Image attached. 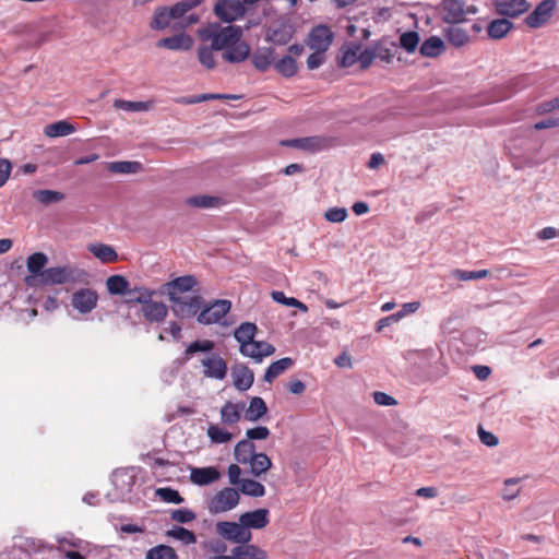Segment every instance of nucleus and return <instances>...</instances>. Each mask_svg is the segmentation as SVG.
I'll return each instance as SVG.
<instances>
[{
    "mask_svg": "<svg viewBox=\"0 0 559 559\" xmlns=\"http://www.w3.org/2000/svg\"><path fill=\"white\" fill-rule=\"evenodd\" d=\"M241 37L242 29L236 25L209 28L202 34L203 39L211 40L212 48L223 51V59L229 63L242 62L250 55V47Z\"/></svg>",
    "mask_w": 559,
    "mask_h": 559,
    "instance_id": "obj_1",
    "label": "nucleus"
},
{
    "mask_svg": "<svg viewBox=\"0 0 559 559\" xmlns=\"http://www.w3.org/2000/svg\"><path fill=\"white\" fill-rule=\"evenodd\" d=\"M215 343L211 340H198L189 344L185 350L186 358L189 359L198 352L210 353L201 359L203 374L206 378L224 380L227 376L228 367L226 360L218 354L212 353Z\"/></svg>",
    "mask_w": 559,
    "mask_h": 559,
    "instance_id": "obj_2",
    "label": "nucleus"
},
{
    "mask_svg": "<svg viewBox=\"0 0 559 559\" xmlns=\"http://www.w3.org/2000/svg\"><path fill=\"white\" fill-rule=\"evenodd\" d=\"M88 273L73 265L52 266L41 273V281L45 285H61L66 283L85 284Z\"/></svg>",
    "mask_w": 559,
    "mask_h": 559,
    "instance_id": "obj_3",
    "label": "nucleus"
},
{
    "mask_svg": "<svg viewBox=\"0 0 559 559\" xmlns=\"http://www.w3.org/2000/svg\"><path fill=\"white\" fill-rule=\"evenodd\" d=\"M216 531L223 538L236 544H247L252 538L251 532L246 530L240 521L238 523L228 521L218 522L216 524Z\"/></svg>",
    "mask_w": 559,
    "mask_h": 559,
    "instance_id": "obj_4",
    "label": "nucleus"
},
{
    "mask_svg": "<svg viewBox=\"0 0 559 559\" xmlns=\"http://www.w3.org/2000/svg\"><path fill=\"white\" fill-rule=\"evenodd\" d=\"M239 502V493L236 489L226 487L219 490L210 501L209 509L212 513H222L234 509Z\"/></svg>",
    "mask_w": 559,
    "mask_h": 559,
    "instance_id": "obj_5",
    "label": "nucleus"
},
{
    "mask_svg": "<svg viewBox=\"0 0 559 559\" xmlns=\"http://www.w3.org/2000/svg\"><path fill=\"white\" fill-rule=\"evenodd\" d=\"M231 302L226 299H218L206 306L198 316L201 324H213L219 322L230 310Z\"/></svg>",
    "mask_w": 559,
    "mask_h": 559,
    "instance_id": "obj_6",
    "label": "nucleus"
},
{
    "mask_svg": "<svg viewBox=\"0 0 559 559\" xmlns=\"http://www.w3.org/2000/svg\"><path fill=\"white\" fill-rule=\"evenodd\" d=\"M199 21L198 15L190 14L188 15V19L185 21L176 22L175 19L171 16V13L167 8H163L156 11L154 19L151 23L152 28L155 29H164L166 27H173V28H186L189 25H192Z\"/></svg>",
    "mask_w": 559,
    "mask_h": 559,
    "instance_id": "obj_7",
    "label": "nucleus"
},
{
    "mask_svg": "<svg viewBox=\"0 0 559 559\" xmlns=\"http://www.w3.org/2000/svg\"><path fill=\"white\" fill-rule=\"evenodd\" d=\"M97 302L98 294L92 288H80L71 297L72 307L82 314L92 312L97 307Z\"/></svg>",
    "mask_w": 559,
    "mask_h": 559,
    "instance_id": "obj_8",
    "label": "nucleus"
},
{
    "mask_svg": "<svg viewBox=\"0 0 559 559\" xmlns=\"http://www.w3.org/2000/svg\"><path fill=\"white\" fill-rule=\"evenodd\" d=\"M198 285V280L193 275H183L174 278L165 284L166 293L170 301H177L186 293L191 292Z\"/></svg>",
    "mask_w": 559,
    "mask_h": 559,
    "instance_id": "obj_9",
    "label": "nucleus"
},
{
    "mask_svg": "<svg viewBox=\"0 0 559 559\" xmlns=\"http://www.w3.org/2000/svg\"><path fill=\"white\" fill-rule=\"evenodd\" d=\"M202 301L203 299L200 295H192L180 297L177 301L170 302L173 304V311L177 317L191 318L199 312Z\"/></svg>",
    "mask_w": 559,
    "mask_h": 559,
    "instance_id": "obj_10",
    "label": "nucleus"
},
{
    "mask_svg": "<svg viewBox=\"0 0 559 559\" xmlns=\"http://www.w3.org/2000/svg\"><path fill=\"white\" fill-rule=\"evenodd\" d=\"M333 33L325 25H318L309 33L307 45L312 50L326 51L332 44Z\"/></svg>",
    "mask_w": 559,
    "mask_h": 559,
    "instance_id": "obj_11",
    "label": "nucleus"
},
{
    "mask_svg": "<svg viewBox=\"0 0 559 559\" xmlns=\"http://www.w3.org/2000/svg\"><path fill=\"white\" fill-rule=\"evenodd\" d=\"M239 352L241 355L246 357H250L255 361L260 362L264 357L271 356L275 352V347L263 341H250L249 343H245L239 346Z\"/></svg>",
    "mask_w": 559,
    "mask_h": 559,
    "instance_id": "obj_12",
    "label": "nucleus"
},
{
    "mask_svg": "<svg viewBox=\"0 0 559 559\" xmlns=\"http://www.w3.org/2000/svg\"><path fill=\"white\" fill-rule=\"evenodd\" d=\"M555 8L556 2L554 0L542 1L535 10L526 16V25L533 28L543 26L549 21Z\"/></svg>",
    "mask_w": 559,
    "mask_h": 559,
    "instance_id": "obj_13",
    "label": "nucleus"
},
{
    "mask_svg": "<svg viewBox=\"0 0 559 559\" xmlns=\"http://www.w3.org/2000/svg\"><path fill=\"white\" fill-rule=\"evenodd\" d=\"M239 521L245 525L246 530H261L264 528L269 523V510L257 509L254 511L242 513L239 516Z\"/></svg>",
    "mask_w": 559,
    "mask_h": 559,
    "instance_id": "obj_14",
    "label": "nucleus"
},
{
    "mask_svg": "<svg viewBox=\"0 0 559 559\" xmlns=\"http://www.w3.org/2000/svg\"><path fill=\"white\" fill-rule=\"evenodd\" d=\"M443 19L451 24H459L465 21L466 11L462 0H445L442 5Z\"/></svg>",
    "mask_w": 559,
    "mask_h": 559,
    "instance_id": "obj_15",
    "label": "nucleus"
},
{
    "mask_svg": "<svg viewBox=\"0 0 559 559\" xmlns=\"http://www.w3.org/2000/svg\"><path fill=\"white\" fill-rule=\"evenodd\" d=\"M233 384L239 391H247L253 383V371L243 364H237L231 368Z\"/></svg>",
    "mask_w": 559,
    "mask_h": 559,
    "instance_id": "obj_16",
    "label": "nucleus"
},
{
    "mask_svg": "<svg viewBox=\"0 0 559 559\" xmlns=\"http://www.w3.org/2000/svg\"><path fill=\"white\" fill-rule=\"evenodd\" d=\"M221 478L219 471L214 466L193 467L190 473V480L198 486H206Z\"/></svg>",
    "mask_w": 559,
    "mask_h": 559,
    "instance_id": "obj_17",
    "label": "nucleus"
},
{
    "mask_svg": "<svg viewBox=\"0 0 559 559\" xmlns=\"http://www.w3.org/2000/svg\"><path fill=\"white\" fill-rule=\"evenodd\" d=\"M295 28L289 23H280L270 27L266 39L275 45H286L294 36Z\"/></svg>",
    "mask_w": 559,
    "mask_h": 559,
    "instance_id": "obj_18",
    "label": "nucleus"
},
{
    "mask_svg": "<svg viewBox=\"0 0 559 559\" xmlns=\"http://www.w3.org/2000/svg\"><path fill=\"white\" fill-rule=\"evenodd\" d=\"M145 320L150 322H163L168 313L167 306L160 301H153L152 298L142 307Z\"/></svg>",
    "mask_w": 559,
    "mask_h": 559,
    "instance_id": "obj_19",
    "label": "nucleus"
},
{
    "mask_svg": "<svg viewBox=\"0 0 559 559\" xmlns=\"http://www.w3.org/2000/svg\"><path fill=\"white\" fill-rule=\"evenodd\" d=\"M192 46V37L183 33L163 38L157 43V47L169 50H189Z\"/></svg>",
    "mask_w": 559,
    "mask_h": 559,
    "instance_id": "obj_20",
    "label": "nucleus"
},
{
    "mask_svg": "<svg viewBox=\"0 0 559 559\" xmlns=\"http://www.w3.org/2000/svg\"><path fill=\"white\" fill-rule=\"evenodd\" d=\"M275 50L270 47L257 49L251 57L252 64L258 71L265 72L274 63Z\"/></svg>",
    "mask_w": 559,
    "mask_h": 559,
    "instance_id": "obj_21",
    "label": "nucleus"
},
{
    "mask_svg": "<svg viewBox=\"0 0 559 559\" xmlns=\"http://www.w3.org/2000/svg\"><path fill=\"white\" fill-rule=\"evenodd\" d=\"M231 552L237 556L238 559H267L269 554L263 548L253 544H242L233 548Z\"/></svg>",
    "mask_w": 559,
    "mask_h": 559,
    "instance_id": "obj_22",
    "label": "nucleus"
},
{
    "mask_svg": "<svg viewBox=\"0 0 559 559\" xmlns=\"http://www.w3.org/2000/svg\"><path fill=\"white\" fill-rule=\"evenodd\" d=\"M280 144L282 146L295 147L308 152H316L321 148V140L318 136L282 140Z\"/></svg>",
    "mask_w": 559,
    "mask_h": 559,
    "instance_id": "obj_23",
    "label": "nucleus"
},
{
    "mask_svg": "<svg viewBox=\"0 0 559 559\" xmlns=\"http://www.w3.org/2000/svg\"><path fill=\"white\" fill-rule=\"evenodd\" d=\"M88 251L97 258L102 263H115L118 261V253L116 250L105 243H92L88 246Z\"/></svg>",
    "mask_w": 559,
    "mask_h": 559,
    "instance_id": "obj_24",
    "label": "nucleus"
},
{
    "mask_svg": "<svg viewBox=\"0 0 559 559\" xmlns=\"http://www.w3.org/2000/svg\"><path fill=\"white\" fill-rule=\"evenodd\" d=\"M207 436L213 443H225L236 436V427H233V430H229L224 425L212 424L207 428Z\"/></svg>",
    "mask_w": 559,
    "mask_h": 559,
    "instance_id": "obj_25",
    "label": "nucleus"
},
{
    "mask_svg": "<svg viewBox=\"0 0 559 559\" xmlns=\"http://www.w3.org/2000/svg\"><path fill=\"white\" fill-rule=\"evenodd\" d=\"M495 4L501 15L516 16L524 12V0H496Z\"/></svg>",
    "mask_w": 559,
    "mask_h": 559,
    "instance_id": "obj_26",
    "label": "nucleus"
},
{
    "mask_svg": "<svg viewBox=\"0 0 559 559\" xmlns=\"http://www.w3.org/2000/svg\"><path fill=\"white\" fill-rule=\"evenodd\" d=\"M74 131L75 127L67 120H59L44 128V134L48 138L67 136Z\"/></svg>",
    "mask_w": 559,
    "mask_h": 559,
    "instance_id": "obj_27",
    "label": "nucleus"
},
{
    "mask_svg": "<svg viewBox=\"0 0 559 559\" xmlns=\"http://www.w3.org/2000/svg\"><path fill=\"white\" fill-rule=\"evenodd\" d=\"M293 365L294 361L289 357H284L272 362L264 373V381L269 383L273 382L278 376L289 369Z\"/></svg>",
    "mask_w": 559,
    "mask_h": 559,
    "instance_id": "obj_28",
    "label": "nucleus"
},
{
    "mask_svg": "<svg viewBox=\"0 0 559 559\" xmlns=\"http://www.w3.org/2000/svg\"><path fill=\"white\" fill-rule=\"evenodd\" d=\"M254 444L249 440H241L235 447V459L237 462L241 464H246L249 462L252 456L257 453L254 452Z\"/></svg>",
    "mask_w": 559,
    "mask_h": 559,
    "instance_id": "obj_29",
    "label": "nucleus"
},
{
    "mask_svg": "<svg viewBox=\"0 0 559 559\" xmlns=\"http://www.w3.org/2000/svg\"><path fill=\"white\" fill-rule=\"evenodd\" d=\"M258 328L254 323L243 322L234 332V337L239 343V346L252 341L255 336Z\"/></svg>",
    "mask_w": 559,
    "mask_h": 559,
    "instance_id": "obj_30",
    "label": "nucleus"
},
{
    "mask_svg": "<svg viewBox=\"0 0 559 559\" xmlns=\"http://www.w3.org/2000/svg\"><path fill=\"white\" fill-rule=\"evenodd\" d=\"M512 23L507 19L493 20L487 27V33L490 38L500 39L508 34L511 29Z\"/></svg>",
    "mask_w": 559,
    "mask_h": 559,
    "instance_id": "obj_31",
    "label": "nucleus"
},
{
    "mask_svg": "<svg viewBox=\"0 0 559 559\" xmlns=\"http://www.w3.org/2000/svg\"><path fill=\"white\" fill-rule=\"evenodd\" d=\"M106 287L111 295H124L129 292V282L122 275H111L106 280Z\"/></svg>",
    "mask_w": 559,
    "mask_h": 559,
    "instance_id": "obj_32",
    "label": "nucleus"
},
{
    "mask_svg": "<svg viewBox=\"0 0 559 559\" xmlns=\"http://www.w3.org/2000/svg\"><path fill=\"white\" fill-rule=\"evenodd\" d=\"M445 37L450 44L455 47H462L469 40V36L466 31L456 24L451 25L445 33Z\"/></svg>",
    "mask_w": 559,
    "mask_h": 559,
    "instance_id": "obj_33",
    "label": "nucleus"
},
{
    "mask_svg": "<svg viewBox=\"0 0 559 559\" xmlns=\"http://www.w3.org/2000/svg\"><path fill=\"white\" fill-rule=\"evenodd\" d=\"M201 3V0H183L178 3H176L174 7H171L169 12L171 13V16L175 19L176 22L185 21L188 19L186 17V13H188L191 9L195 8Z\"/></svg>",
    "mask_w": 559,
    "mask_h": 559,
    "instance_id": "obj_34",
    "label": "nucleus"
},
{
    "mask_svg": "<svg viewBox=\"0 0 559 559\" xmlns=\"http://www.w3.org/2000/svg\"><path fill=\"white\" fill-rule=\"evenodd\" d=\"M48 262V258L43 252H36L31 254L26 260V266L31 274L40 275L45 271V266Z\"/></svg>",
    "mask_w": 559,
    "mask_h": 559,
    "instance_id": "obj_35",
    "label": "nucleus"
},
{
    "mask_svg": "<svg viewBox=\"0 0 559 559\" xmlns=\"http://www.w3.org/2000/svg\"><path fill=\"white\" fill-rule=\"evenodd\" d=\"M108 169L114 174H136L143 170V165L140 162H112Z\"/></svg>",
    "mask_w": 559,
    "mask_h": 559,
    "instance_id": "obj_36",
    "label": "nucleus"
},
{
    "mask_svg": "<svg viewBox=\"0 0 559 559\" xmlns=\"http://www.w3.org/2000/svg\"><path fill=\"white\" fill-rule=\"evenodd\" d=\"M240 96L233 95V94H201L190 97H181L177 99V103L179 104H198L205 100H212V99H239Z\"/></svg>",
    "mask_w": 559,
    "mask_h": 559,
    "instance_id": "obj_37",
    "label": "nucleus"
},
{
    "mask_svg": "<svg viewBox=\"0 0 559 559\" xmlns=\"http://www.w3.org/2000/svg\"><path fill=\"white\" fill-rule=\"evenodd\" d=\"M248 463L254 476H260L272 466L271 460L265 453H257Z\"/></svg>",
    "mask_w": 559,
    "mask_h": 559,
    "instance_id": "obj_38",
    "label": "nucleus"
},
{
    "mask_svg": "<svg viewBox=\"0 0 559 559\" xmlns=\"http://www.w3.org/2000/svg\"><path fill=\"white\" fill-rule=\"evenodd\" d=\"M275 70L285 78L294 76L297 71V62L292 56H285L274 63Z\"/></svg>",
    "mask_w": 559,
    "mask_h": 559,
    "instance_id": "obj_39",
    "label": "nucleus"
},
{
    "mask_svg": "<svg viewBox=\"0 0 559 559\" xmlns=\"http://www.w3.org/2000/svg\"><path fill=\"white\" fill-rule=\"evenodd\" d=\"M33 198L44 205H49L51 203L61 202L66 197L62 192L44 189L34 191Z\"/></svg>",
    "mask_w": 559,
    "mask_h": 559,
    "instance_id": "obj_40",
    "label": "nucleus"
},
{
    "mask_svg": "<svg viewBox=\"0 0 559 559\" xmlns=\"http://www.w3.org/2000/svg\"><path fill=\"white\" fill-rule=\"evenodd\" d=\"M443 49V41L436 36L427 38L420 46V53L425 57H437Z\"/></svg>",
    "mask_w": 559,
    "mask_h": 559,
    "instance_id": "obj_41",
    "label": "nucleus"
},
{
    "mask_svg": "<svg viewBox=\"0 0 559 559\" xmlns=\"http://www.w3.org/2000/svg\"><path fill=\"white\" fill-rule=\"evenodd\" d=\"M114 107L116 109H121L126 111H147L152 107V103L150 102H131L124 99H116L114 102Z\"/></svg>",
    "mask_w": 559,
    "mask_h": 559,
    "instance_id": "obj_42",
    "label": "nucleus"
},
{
    "mask_svg": "<svg viewBox=\"0 0 559 559\" xmlns=\"http://www.w3.org/2000/svg\"><path fill=\"white\" fill-rule=\"evenodd\" d=\"M240 490L242 493L251 497H263L265 495L264 486L253 479H241Z\"/></svg>",
    "mask_w": 559,
    "mask_h": 559,
    "instance_id": "obj_43",
    "label": "nucleus"
},
{
    "mask_svg": "<svg viewBox=\"0 0 559 559\" xmlns=\"http://www.w3.org/2000/svg\"><path fill=\"white\" fill-rule=\"evenodd\" d=\"M146 559H178V557L170 546L158 545L146 552Z\"/></svg>",
    "mask_w": 559,
    "mask_h": 559,
    "instance_id": "obj_44",
    "label": "nucleus"
},
{
    "mask_svg": "<svg viewBox=\"0 0 559 559\" xmlns=\"http://www.w3.org/2000/svg\"><path fill=\"white\" fill-rule=\"evenodd\" d=\"M155 292L145 288V287H134L133 289H129V302L141 304L142 307L150 301Z\"/></svg>",
    "mask_w": 559,
    "mask_h": 559,
    "instance_id": "obj_45",
    "label": "nucleus"
},
{
    "mask_svg": "<svg viewBox=\"0 0 559 559\" xmlns=\"http://www.w3.org/2000/svg\"><path fill=\"white\" fill-rule=\"evenodd\" d=\"M245 408V403L228 402L222 407V419H240Z\"/></svg>",
    "mask_w": 559,
    "mask_h": 559,
    "instance_id": "obj_46",
    "label": "nucleus"
},
{
    "mask_svg": "<svg viewBox=\"0 0 559 559\" xmlns=\"http://www.w3.org/2000/svg\"><path fill=\"white\" fill-rule=\"evenodd\" d=\"M271 296H272V299L278 304H282V305H285L288 307L298 308L302 312L308 311V307L304 302L299 301L298 299H296L294 297H286V295L283 292L274 290V292H272Z\"/></svg>",
    "mask_w": 559,
    "mask_h": 559,
    "instance_id": "obj_47",
    "label": "nucleus"
},
{
    "mask_svg": "<svg viewBox=\"0 0 559 559\" xmlns=\"http://www.w3.org/2000/svg\"><path fill=\"white\" fill-rule=\"evenodd\" d=\"M267 411L266 404L263 399L255 396L250 401L247 409L248 419H259Z\"/></svg>",
    "mask_w": 559,
    "mask_h": 559,
    "instance_id": "obj_48",
    "label": "nucleus"
},
{
    "mask_svg": "<svg viewBox=\"0 0 559 559\" xmlns=\"http://www.w3.org/2000/svg\"><path fill=\"white\" fill-rule=\"evenodd\" d=\"M214 51H216L214 48H212V45L210 47L207 46H200L198 49V59L200 63L206 68L207 70H211L215 67V58H214Z\"/></svg>",
    "mask_w": 559,
    "mask_h": 559,
    "instance_id": "obj_49",
    "label": "nucleus"
},
{
    "mask_svg": "<svg viewBox=\"0 0 559 559\" xmlns=\"http://www.w3.org/2000/svg\"><path fill=\"white\" fill-rule=\"evenodd\" d=\"M186 203L193 207L209 209L216 206L218 204V199L209 195H194L188 198Z\"/></svg>",
    "mask_w": 559,
    "mask_h": 559,
    "instance_id": "obj_50",
    "label": "nucleus"
},
{
    "mask_svg": "<svg viewBox=\"0 0 559 559\" xmlns=\"http://www.w3.org/2000/svg\"><path fill=\"white\" fill-rule=\"evenodd\" d=\"M488 275V270L465 271L456 269L452 271V276L459 281L481 280L487 277Z\"/></svg>",
    "mask_w": 559,
    "mask_h": 559,
    "instance_id": "obj_51",
    "label": "nucleus"
},
{
    "mask_svg": "<svg viewBox=\"0 0 559 559\" xmlns=\"http://www.w3.org/2000/svg\"><path fill=\"white\" fill-rule=\"evenodd\" d=\"M168 535L181 540L186 545L194 544L197 542L194 533L182 526H177L168 531Z\"/></svg>",
    "mask_w": 559,
    "mask_h": 559,
    "instance_id": "obj_52",
    "label": "nucleus"
},
{
    "mask_svg": "<svg viewBox=\"0 0 559 559\" xmlns=\"http://www.w3.org/2000/svg\"><path fill=\"white\" fill-rule=\"evenodd\" d=\"M401 47L407 52H413L419 44V35L416 32L403 33L400 37Z\"/></svg>",
    "mask_w": 559,
    "mask_h": 559,
    "instance_id": "obj_53",
    "label": "nucleus"
},
{
    "mask_svg": "<svg viewBox=\"0 0 559 559\" xmlns=\"http://www.w3.org/2000/svg\"><path fill=\"white\" fill-rule=\"evenodd\" d=\"M520 478H510L504 481V488L502 491V497L504 500L514 499L520 493Z\"/></svg>",
    "mask_w": 559,
    "mask_h": 559,
    "instance_id": "obj_54",
    "label": "nucleus"
},
{
    "mask_svg": "<svg viewBox=\"0 0 559 559\" xmlns=\"http://www.w3.org/2000/svg\"><path fill=\"white\" fill-rule=\"evenodd\" d=\"M360 47L357 45H354L352 47H348L343 50L342 57H341V66L343 67H350L353 66L359 57Z\"/></svg>",
    "mask_w": 559,
    "mask_h": 559,
    "instance_id": "obj_55",
    "label": "nucleus"
},
{
    "mask_svg": "<svg viewBox=\"0 0 559 559\" xmlns=\"http://www.w3.org/2000/svg\"><path fill=\"white\" fill-rule=\"evenodd\" d=\"M156 495L165 502L168 503H181L183 498L180 493L173 488H158Z\"/></svg>",
    "mask_w": 559,
    "mask_h": 559,
    "instance_id": "obj_56",
    "label": "nucleus"
},
{
    "mask_svg": "<svg viewBox=\"0 0 559 559\" xmlns=\"http://www.w3.org/2000/svg\"><path fill=\"white\" fill-rule=\"evenodd\" d=\"M348 216L345 207H331L324 213V218L331 223H342Z\"/></svg>",
    "mask_w": 559,
    "mask_h": 559,
    "instance_id": "obj_57",
    "label": "nucleus"
},
{
    "mask_svg": "<svg viewBox=\"0 0 559 559\" xmlns=\"http://www.w3.org/2000/svg\"><path fill=\"white\" fill-rule=\"evenodd\" d=\"M372 48L374 51L376 59H380L388 63H390L392 61L394 53L391 48H389L382 44H377V45L372 46Z\"/></svg>",
    "mask_w": 559,
    "mask_h": 559,
    "instance_id": "obj_58",
    "label": "nucleus"
},
{
    "mask_svg": "<svg viewBox=\"0 0 559 559\" xmlns=\"http://www.w3.org/2000/svg\"><path fill=\"white\" fill-rule=\"evenodd\" d=\"M170 518L179 523H189L195 519V514L188 509H178L171 512Z\"/></svg>",
    "mask_w": 559,
    "mask_h": 559,
    "instance_id": "obj_59",
    "label": "nucleus"
},
{
    "mask_svg": "<svg viewBox=\"0 0 559 559\" xmlns=\"http://www.w3.org/2000/svg\"><path fill=\"white\" fill-rule=\"evenodd\" d=\"M477 431L483 444L487 447H496L499 443L498 438L492 432L485 430L483 426L479 425Z\"/></svg>",
    "mask_w": 559,
    "mask_h": 559,
    "instance_id": "obj_60",
    "label": "nucleus"
},
{
    "mask_svg": "<svg viewBox=\"0 0 559 559\" xmlns=\"http://www.w3.org/2000/svg\"><path fill=\"white\" fill-rule=\"evenodd\" d=\"M12 170V164L9 159L0 158V188L5 185Z\"/></svg>",
    "mask_w": 559,
    "mask_h": 559,
    "instance_id": "obj_61",
    "label": "nucleus"
},
{
    "mask_svg": "<svg viewBox=\"0 0 559 559\" xmlns=\"http://www.w3.org/2000/svg\"><path fill=\"white\" fill-rule=\"evenodd\" d=\"M270 435V431L266 427L259 426L255 428H251L247 430V437L249 441L251 440H262L265 439Z\"/></svg>",
    "mask_w": 559,
    "mask_h": 559,
    "instance_id": "obj_62",
    "label": "nucleus"
},
{
    "mask_svg": "<svg viewBox=\"0 0 559 559\" xmlns=\"http://www.w3.org/2000/svg\"><path fill=\"white\" fill-rule=\"evenodd\" d=\"M374 59L376 56L372 47L366 48L364 51L359 52L358 60L362 69H367Z\"/></svg>",
    "mask_w": 559,
    "mask_h": 559,
    "instance_id": "obj_63",
    "label": "nucleus"
},
{
    "mask_svg": "<svg viewBox=\"0 0 559 559\" xmlns=\"http://www.w3.org/2000/svg\"><path fill=\"white\" fill-rule=\"evenodd\" d=\"M556 109H559V96L539 104L537 107V112L547 114Z\"/></svg>",
    "mask_w": 559,
    "mask_h": 559,
    "instance_id": "obj_64",
    "label": "nucleus"
}]
</instances>
